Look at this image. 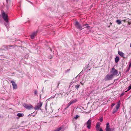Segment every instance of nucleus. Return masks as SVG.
Wrapping results in <instances>:
<instances>
[{
    "instance_id": "nucleus-12",
    "label": "nucleus",
    "mask_w": 131,
    "mask_h": 131,
    "mask_svg": "<svg viewBox=\"0 0 131 131\" xmlns=\"http://www.w3.org/2000/svg\"><path fill=\"white\" fill-rule=\"evenodd\" d=\"M118 53L119 55L121 56V57H124V54L122 52L119 51H118Z\"/></svg>"
},
{
    "instance_id": "nucleus-38",
    "label": "nucleus",
    "mask_w": 131,
    "mask_h": 131,
    "mask_svg": "<svg viewBox=\"0 0 131 131\" xmlns=\"http://www.w3.org/2000/svg\"><path fill=\"white\" fill-rule=\"evenodd\" d=\"M31 115V114H29V115H28V116H31V115Z\"/></svg>"
},
{
    "instance_id": "nucleus-5",
    "label": "nucleus",
    "mask_w": 131,
    "mask_h": 131,
    "mask_svg": "<svg viewBox=\"0 0 131 131\" xmlns=\"http://www.w3.org/2000/svg\"><path fill=\"white\" fill-rule=\"evenodd\" d=\"M120 105V101H119L118 103L117 104L115 108H114L113 110V113L114 114L118 110V108L119 107Z\"/></svg>"
},
{
    "instance_id": "nucleus-29",
    "label": "nucleus",
    "mask_w": 131,
    "mask_h": 131,
    "mask_svg": "<svg viewBox=\"0 0 131 131\" xmlns=\"http://www.w3.org/2000/svg\"><path fill=\"white\" fill-rule=\"evenodd\" d=\"M131 67V63H130V64H129V68H130Z\"/></svg>"
},
{
    "instance_id": "nucleus-37",
    "label": "nucleus",
    "mask_w": 131,
    "mask_h": 131,
    "mask_svg": "<svg viewBox=\"0 0 131 131\" xmlns=\"http://www.w3.org/2000/svg\"><path fill=\"white\" fill-rule=\"evenodd\" d=\"M68 107H68V106H67V107L66 108V109H67V108H68Z\"/></svg>"
},
{
    "instance_id": "nucleus-33",
    "label": "nucleus",
    "mask_w": 131,
    "mask_h": 131,
    "mask_svg": "<svg viewBox=\"0 0 131 131\" xmlns=\"http://www.w3.org/2000/svg\"><path fill=\"white\" fill-rule=\"evenodd\" d=\"M54 96H53V97L52 96H51V98H53L54 97Z\"/></svg>"
},
{
    "instance_id": "nucleus-28",
    "label": "nucleus",
    "mask_w": 131,
    "mask_h": 131,
    "mask_svg": "<svg viewBox=\"0 0 131 131\" xmlns=\"http://www.w3.org/2000/svg\"><path fill=\"white\" fill-rule=\"evenodd\" d=\"M115 105V104H114V103H113L112 104V105H111V106L112 107H113V106H114V105Z\"/></svg>"
},
{
    "instance_id": "nucleus-27",
    "label": "nucleus",
    "mask_w": 131,
    "mask_h": 131,
    "mask_svg": "<svg viewBox=\"0 0 131 131\" xmlns=\"http://www.w3.org/2000/svg\"><path fill=\"white\" fill-rule=\"evenodd\" d=\"M99 131H103L102 128H100V129H99Z\"/></svg>"
},
{
    "instance_id": "nucleus-36",
    "label": "nucleus",
    "mask_w": 131,
    "mask_h": 131,
    "mask_svg": "<svg viewBox=\"0 0 131 131\" xmlns=\"http://www.w3.org/2000/svg\"><path fill=\"white\" fill-rule=\"evenodd\" d=\"M53 32V35L54 34V32Z\"/></svg>"
},
{
    "instance_id": "nucleus-16",
    "label": "nucleus",
    "mask_w": 131,
    "mask_h": 131,
    "mask_svg": "<svg viewBox=\"0 0 131 131\" xmlns=\"http://www.w3.org/2000/svg\"><path fill=\"white\" fill-rule=\"evenodd\" d=\"M116 22L118 25H120L121 24V21L120 20H116Z\"/></svg>"
},
{
    "instance_id": "nucleus-18",
    "label": "nucleus",
    "mask_w": 131,
    "mask_h": 131,
    "mask_svg": "<svg viewBox=\"0 0 131 131\" xmlns=\"http://www.w3.org/2000/svg\"><path fill=\"white\" fill-rule=\"evenodd\" d=\"M128 89L127 91H125V92H126L127 91H129L131 89V85H129L128 88Z\"/></svg>"
},
{
    "instance_id": "nucleus-2",
    "label": "nucleus",
    "mask_w": 131,
    "mask_h": 131,
    "mask_svg": "<svg viewBox=\"0 0 131 131\" xmlns=\"http://www.w3.org/2000/svg\"><path fill=\"white\" fill-rule=\"evenodd\" d=\"M114 77L111 74H108L105 77L104 80L105 81L112 80Z\"/></svg>"
},
{
    "instance_id": "nucleus-24",
    "label": "nucleus",
    "mask_w": 131,
    "mask_h": 131,
    "mask_svg": "<svg viewBox=\"0 0 131 131\" xmlns=\"http://www.w3.org/2000/svg\"><path fill=\"white\" fill-rule=\"evenodd\" d=\"M125 93L124 92L122 93L120 95V97H122V96H123L124 94Z\"/></svg>"
},
{
    "instance_id": "nucleus-21",
    "label": "nucleus",
    "mask_w": 131,
    "mask_h": 131,
    "mask_svg": "<svg viewBox=\"0 0 131 131\" xmlns=\"http://www.w3.org/2000/svg\"><path fill=\"white\" fill-rule=\"evenodd\" d=\"M85 26H86V28H89V27H90L89 26H88V24H85Z\"/></svg>"
},
{
    "instance_id": "nucleus-42",
    "label": "nucleus",
    "mask_w": 131,
    "mask_h": 131,
    "mask_svg": "<svg viewBox=\"0 0 131 131\" xmlns=\"http://www.w3.org/2000/svg\"><path fill=\"white\" fill-rule=\"evenodd\" d=\"M1 117V116H0V117Z\"/></svg>"
},
{
    "instance_id": "nucleus-19",
    "label": "nucleus",
    "mask_w": 131,
    "mask_h": 131,
    "mask_svg": "<svg viewBox=\"0 0 131 131\" xmlns=\"http://www.w3.org/2000/svg\"><path fill=\"white\" fill-rule=\"evenodd\" d=\"M110 127L109 124L108 123H107L106 124V128H107L108 127Z\"/></svg>"
},
{
    "instance_id": "nucleus-11",
    "label": "nucleus",
    "mask_w": 131,
    "mask_h": 131,
    "mask_svg": "<svg viewBox=\"0 0 131 131\" xmlns=\"http://www.w3.org/2000/svg\"><path fill=\"white\" fill-rule=\"evenodd\" d=\"M100 123L99 122L97 123L96 126V130L97 131H99V129L100 128Z\"/></svg>"
},
{
    "instance_id": "nucleus-25",
    "label": "nucleus",
    "mask_w": 131,
    "mask_h": 131,
    "mask_svg": "<svg viewBox=\"0 0 131 131\" xmlns=\"http://www.w3.org/2000/svg\"><path fill=\"white\" fill-rule=\"evenodd\" d=\"M71 104V103L70 102L68 104V107H69Z\"/></svg>"
},
{
    "instance_id": "nucleus-1",
    "label": "nucleus",
    "mask_w": 131,
    "mask_h": 131,
    "mask_svg": "<svg viewBox=\"0 0 131 131\" xmlns=\"http://www.w3.org/2000/svg\"><path fill=\"white\" fill-rule=\"evenodd\" d=\"M110 72L111 74L114 77L115 76H118L119 75L118 71L116 70L114 67L112 68Z\"/></svg>"
},
{
    "instance_id": "nucleus-20",
    "label": "nucleus",
    "mask_w": 131,
    "mask_h": 131,
    "mask_svg": "<svg viewBox=\"0 0 131 131\" xmlns=\"http://www.w3.org/2000/svg\"><path fill=\"white\" fill-rule=\"evenodd\" d=\"M80 85H77L75 86V88L77 89L78 88L80 87Z\"/></svg>"
},
{
    "instance_id": "nucleus-8",
    "label": "nucleus",
    "mask_w": 131,
    "mask_h": 131,
    "mask_svg": "<svg viewBox=\"0 0 131 131\" xmlns=\"http://www.w3.org/2000/svg\"><path fill=\"white\" fill-rule=\"evenodd\" d=\"M42 103L40 102L37 104V105L34 108L36 110H38L42 106Z\"/></svg>"
},
{
    "instance_id": "nucleus-10",
    "label": "nucleus",
    "mask_w": 131,
    "mask_h": 131,
    "mask_svg": "<svg viewBox=\"0 0 131 131\" xmlns=\"http://www.w3.org/2000/svg\"><path fill=\"white\" fill-rule=\"evenodd\" d=\"M115 128H110V127L105 128L106 131H114Z\"/></svg>"
},
{
    "instance_id": "nucleus-41",
    "label": "nucleus",
    "mask_w": 131,
    "mask_h": 131,
    "mask_svg": "<svg viewBox=\"0 0 131 131\" xmlns=\"http://www.w3.org/2000/svg\"><path fill=\"white\" fill-rule=\"evenodd\" d=\"M77 80L75 82H77Z\"/></svg>"
},
{
    "instance_id": "nucleus-35",
    "label": "nucleus",
    "mask_w": 131,
    "mask_h": 131,
    "mask_svg": "<svg viewBox=\"0 0 131 131\" xmlns=\"http://www.w3.org/2000/svg\"><path fill=\"white\" fill-rule=\"evenodd\" d=\"M69 70H70V69H68L67 70V71H69Z\"/></svg>"
},
{
    "instance_id": "nucleus-26",
    "label": "nucleus",
    "mask_w": 131,
    "mask_h": 131,
    "mask_svg": "<svg viewBox=\"0 0 131 131\" xmlns=\"http://www.w3.org/2000/svg\"><path fill=\"white\" fill-rule=\"evenodd\" d=\"M130 68H129V67H128V69L126 70V71L127 72L128 71H129V70H130Z\"/></svg>"
},
{
    "instance_id": "nucleus-34",
    "label": "nucleus",
    "mask_w": 131,
    "mask_h": 131,
    "mask_svg": "<svg viewBox=\"0 0 131 131\" xmlns=\"http://www.w3.org/2000/svg\"><path fill=\"white\" fill-rule=\"evenodd\" d=\"M8 0H6V1L7 3L8 2Z\"/></svg>"
},
{
    "instance_id": "nucleus-43",
    "label": "nucleus",
    "mask_w": 131,
    "mask_h": 131,
    "mask_svg": "<svg viewBox=\"0 0 131 131\" xmlns=\"http://www.w3.org/2000/svg\"><path fill=\"white\" fill-rule=\"evenodd\" d=\"M130 63H131V62Z\"/></svg>"
},
{
    "instance_id": "nucleus-23",
    "label": "nucleus",
    "mask_w": 131,
    "mask_h": 131,
    "mask_svg": "<svg viewBox=\"0 0 131 131\" xmlns=\"http://www.w3.org/2000/svg\"><path fill=\"white\" fill-rule=\"evenodd\" d=\"M79 117V116L78 115H76V116L74 117V118L77 119Z\"/></svg>"
},
{
    "instance_id": "nucleus-7",
    "label": "nucleus",
    "mask_w": 131,
    "mask_h": 131,
    "mask_svg": "<svg viewBox=\"0 0 131 131\" xmlns=\"http://www.w3.org/2000/svg\"><path fill=\"white\" fill-rule=\"evenodd\" d=\"M75 26L76 28L80 30L82 29V26L77 21L75 22Z\"/></svg>"
},
{
    "instance_id": "nucleus-30",
    "label": "nucleus",
    "mask_w": 131,
    "mask_h": 131,
    "mask_svg": "<svg viewBox=\"0 0 131 131\" xmlns=\"http://www.w3.org/2000/svg\"><path fill=\"white\" fill-rule=\"evenodd\" d=\"M80 84H81L82 85H83V83L82 82H80Z\"/></svg>"
},
{
    "instance_id": "nucleus-32",
    "label": "nucleus",
    "mask_w": 131,
    "mask_h": 131,
    "mask_svg": "<svg viewBox=\"0 0 131 131\" xmlns=\"http://www.w3.org/2000/svg\"><path fill=\"white\" fill-rule=\"evenodd\" d=\"M79 76V75H78L76 77H75V78H77Z\"/></svg>"
},
{
    "instance_id": "nucleus-31",
    "label": "nucleus",
    "mask_w": 131,
    "mask_h": 131,
    "mask_svg": "<svg viewBox=\"0 0 131 131\" xmlns=\"http://www.w3.org/2000/svg\"><path fill=\"white\" fill-rule=\"evenodd\" d=\"M37 91H35V92H34V93H35V94H37Z\"/></svg>"
},
{
    "instance_id": "nucleus-39",
    "label": "nucleus",
    "mask_w": 131,
    "mask_h": 131,
    "mask_svg": "<svg viewBox=\"0 0 131 131\" xmlns=\"http://www.w3.org/2000/svg\"><path fill=\"white\" fill-rule=\"evenodd\" d=\"M130 47L131 48V43L130 44Z\"/></svg>"
},
{
    "instance_id": "nucleus-6",
    "label": "nucleus",
    "mask_w": 131,
    "mask_h": 131,
    "mask_svg": "<svg viewBox=\"0 0 131 131\" xmlns=\"http://www.w3.org/2000/svg\"><path fill=\"white\" fill-rule=\"evenodd\" d=\"M91 123L92 121L90 119L87 121L86 124L87 125V127L89 129H90L91 128Z\"/></svg>"
},
{
    "instance_id": "nucleus-17",
    "label": "nucleus",
    "mask_w": 131,
    "mask_h": 131,
    "mask_svg": "<svg viewBox=\"0 0 131 131\" xmlns=\"http://www.w3.org/2000/svg\"><path fill=\"white\" fill-rule=\"evenodd\" d=\"M77 101V100L75 99L71 101L70 102L71 103V104Z\"/></svg>"
},
{
    "instance_id": "nucleus-3",
    "label": "nucleus",
    "mask_w": 131,
    "mask_h": 131,
    "mask_svg": "<svg viewBox=\"0 0 131 131\" xmlns=\"http://www.w3.org/2000/svg\"><path fill=\"white\" fill-rule=\"evenodd\" d=\"M2 17L4 18V20L7 23L5 24V25L7 28L9 26V25L8 24V21L7 19L8 16L7 15H6L4 12H3L2 14Z\"/></svg>"
},
{
    "instance_id": "nucleus-14",
    "label": "nucleus",
    "mask_w": 131,
    "mask_h": 131,
    "mask_svg": "<svg viewBox=\"0 0 131 131\" xmlns=\"http://www.w3.org/2000/svg\"><path fill=\"white\" fill-rule=\"evenodd\" d=\"M17 115L19 117H21L24 116V114L23 113H18L17 114Z\"/></svg>"
},
{
    "instance_id": "nucleus-22",
    "label": "nucleus",
    "mask_w": 131,
    "mask_h": 131,
    "mask_svg": "<svg viewBox=\"0 0 131 131\" xmlns=\"http://www.w3.org/2000/svg\"><path fill=\"white\" fill-rule=\"evenodd\" d=\"M99 120L101 122H102L103 121V118L102 117H101L100 118V119H99Z\"/></svg>"
},
{
    "instance_id": "nucleus-15",
    "label": "nucleus",
    "mask_w": 131,
    "mask_h": 131,
    "mask_svg": "<svg viewBox=\"0 0 131 131\" xmlns=\"http://www.w3.org/2000/svg\"><path fill=\"white\" fill-rule=\"evenodd\" d=\"M119 60V58L118 57H116L115 59V61L116 62H118Z\"/></svg>"
},
{
    "instance_id": "nucleus-4",
    "label": "nucleus",
    "mask_w": 131,
    "mask_h": 131,
    "mask_svg": "<svg viewBox=\"0 0 131 131\" xmlns=\"http://www.w3.org/2000/svg\"><path fill=\"white\" fill-rule=\"evenodd\" d=\"M23 106L25 108L29 110H30L33 108V106L29 104H27L24 103L23 104Z\"/></svg>"
},
{
    "instance_id": "nucleus-40",
    "label": "nucleus",
    "mask_w": 131,
    "mask_h": 131,
    "mask_svg": "<svg viewBox=\"0 0 131 131\" xmlns=\"http://www.w3.org/2000/svg\"><path fill=\"white\" fill-rule=\"evenodd\" d=\"M10 46L11 47H12V46Z\"/></svg>"
},
{
    "instance_id": "nucleus-13",
    "label": "nucleus",
    "mask_w": 131,
    "mask_h": 131,
    "mask_svg": "<svg viewBox=\"0 0 131 131\" xmlns=\"http://www.w3.org/2000/svg\"><path fill=\"white\" fill-rule=\"evenodd\" d=\"M36 32H34L32 33L31 35V39H33L35 37V36L36 35Z\"/></svg>"
},
{
    "instance_id": "nucleus-9",
    "label": "nucleus",
    "mask_w": 131,
    "mask_h": 131,
    "mask_svg": "<svg viewBox=\"0 0 131 131\" xmlns=\"http://www.w3.org/2000/svg\"><path fill=\"white\" fill-rule=\"evenodd\" d=\"M11 82L12 84L13 89H16L17 88V85L13 81H11Z\"/></svg>"
}]
</instances>
